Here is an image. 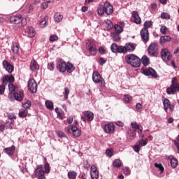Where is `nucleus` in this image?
Listing matches in <instances>:
<instances>
[{
    "instance_id": "nucleus-1",
    "label": "nucleus",
    "mask_w": 179,
    "mask_h": 179,
    "mask_svg": "<svg viewBox=\"0 0 179 179\" xmlns=\"http://www.w3.org/2000/svg\"><path fill=\"white\" fill-rule=\"evenodd\" d=\"M126 62L131 65L134 68H139L141 66V59L138 56L130 54L126 56Z\"/></svg>"
},
{
    "instance_id": "nucleus-2",
    "label": "nucleus",
    "mask_w": 179,
    "mask_h": 179,
    "mask_svg": "<svg viewBox=\"0 0 179 179\" xmlns=\"http://www.w3.org/2000/svg\"><path fill=\"white\" fill-rule=\"evenodd\" d=\"M65 132L73 135L75 138H79L82 135V130L77 126H68L64 128Z\"/></svg>"
},
{
    "instance_id": "nucleus-3",
    "label": "nucleus",
    "mask_w": 179,
    "mask_h": 179,
    "mask_svg": "<svg viewBox=\"0 0 179 179\" xmlns=\"http://www.w3.org/2000/svg\"><path fill=\"white\" fill-rule=\"evenodd\" d=\"M10 23H13L14 24H19V23H22L23 26H26L27 24V20L26 18L22 17V15H13L10 17Z\"/></svg>"
},
{
    "instance_id": "nucleus-4",
    "label": "nucleus",
    "mask_w": 179,
    "mask_h": 179,
    "mask_svg": "<svg viewBox=\"0 0 179 179\" xmlns=\"http://www.w3.org/2000/svg\"><path fill=\"white\" fill-rule=\"evenodd\" d=\"M92 80L94 83L101 84V87H104V86H106V81L104 80V78L101 77L98 71H94L92 73Z\"/></svg>"
},
{
    "instance_id": "nucleus-5",
    "label": "nucleus",
    "mask_w": 179,
    "mask_h": 179,
    "mask_svg": "<svg viewBox=\"0 0 179 179\" xmlns=\"http://www.w3.org/2000/svg\"><path fill=\"white\" fill-rule=\"evenodd\" d=\"M148 53L150 57H157L159 55V47L157 43H152L148 47Z\"/></svg>"
},
{
    "instance_id": "nucleus-6",
    "label": "nucleus",
    "mask_w": 179,
    "mask_h": 179,
    "mask_svg": "<svg viewBox=\"0 0 179 179\" xmlns=\"http://www.w3.org/2000/svg\"><path fill=\"white\" fill-rule=\"evenodd\" d=\"M161 57L164 62H168V61H170L171 58H173L171 53L170 52V51H169V49L167 48H164L162 50Z\"/></svg>"
},
{
    "instance_id": "nucleus-7",
    "label": "nucleus",
    "mask_w": 179,
    "mask_h": 179,
    "mask_svg": "<svg viewBox=\"0 0 179 179\" xmlns=\"http://www.w3.org/2000/svg\"><path fill=\"white\" fill-rule=\"evenodd\" d=\"M44 174H45V172L43 170V165H37L36 169H35L36 177H38V179H47Z\"/></svg>"
},
{
    "instance_id": "nucleus-8",
    "label": "nucleus",
    "mask_w": 179,
    "mask_h": 179,
    "mask_svg": "<svg viewBox=\"0 0 179 179\" xmlns=\"http://www.w3.org/2000/svg\"><path fill=\"white\" fill-rule=\"evenodd\" d=\"M103 129L106 134L111 135V134H114V132H115V125H114V123L113 122H108L105 124Z\"/></svg>"
},
{
    "instance_id": "nucleus-9",
    "label": "nucleus",
    "mask_w": 179,
    "mask_h": 179,
    "mask_svg": "<svg viewBox=\"0 0 179 179\" xmlns=\"http://www.w3.org/2000/svg\"><path fill=\"white\" fill-rule=\"evenodd\" d=\"M28 89L31 93H36L37 92V83L34 79H30L28 81Z\"/></svg>"
},
{
    "instance_id": "nucleus-10",
    "label": "nucleus",
    "mask_w": 179,
    "mask_h": 179,
    "mask_svg": "<svg viewBox=\"0 0 179 179\" xmlns=\"http://www.w3.org/2000/svg\"><path fill=\"white\" fill-rule=\"evenodd\" d=\"M163 105L164 111H166V113H167L168 110H169L171 113H173V111H174V105L171 104V103H170V100H169L168 99H164L163 100Z\"/></svg>"
},
{
    "instance_id": "nucleus-11",
    "label": "nucleus",
    "mask_w": 179,
    "mask_h": 179,
    "mask_svg": "<svg viewBox=\"0 0 179 179\" xmlns=\"http://www.w3.org/2000/svg\"><path fill=\"white\" fill-rule=\"evenodd\" d=\"M135 51V45L131 43H126L124 46H122L123 54H127V52H134Z\"/></svg>"
},
{
    "instance_id": "nucleus-12",
    "label": "nucleus",
    "mask_w": 179,
    "mask_h": 179,
    "mask_svg": "<svg viewBox=\"0 0 179 179\" xmlns=\"http://www.w3.org/2000/svg\"><path fill=\"white\" fill-rule=\"evenodd\" d=\"M57 68L59 72H65L66 71V62L64 59H58L57 62Z\"/></svg>"
},
{
    "instance_id": "nucleus-13",
    "label": "nucleus",
    "mask_w": 179,
    "mask_h": 179,
    "mask_svg": "<svg viewBox=\"0 0 179 179\" xmlns=\"http://www.w3.org/2000/svg\"><path fill=\"white\" fill-rule=\"evenodd\" d=\"M104 9H105V13L106 15H113L114 13V8L113 7V5L110 3L108 1H106L103 4Z\"/></svg>"
},
{
    "instance_id": "nucleus-14",
    "label": "nucleus",
    "mask_w": 179,
    "mask_h": 179,
    "mask_svg": "<svg viewBox=\"0 0 179 179\" xmlns=\"http://www.w3.org/2000/svg\"><path fill=\"white\" fill-rule=\"evenodd\" d=\"M87 48L92 55H96V54H97V49L96 48L94 43L88 42L87 43Z\"/></svg>"
},
{
    "instance_id": "nucleus-15",
    "label": "nucleus",
    "mask_w": 179,
    "mask_h": 179,
    "mask_svg": "<svg viewBox=\"0 0 179 179\" xmlns=\"http://www.w3.org/2000/svg\"><path fill=\"white\" fill-rule=\"evenodd\" d=\"M143 73L145 75V76H152L154 78H157V73L152 68L144 69Z\"/></svg>"
},
{
    "instance_id": "nucleus-16",
    "label": "nucleus",
    "mask_w": 179,
    "mask_h": 179,
    "mask_svg": "<svg viewBox=\"0 0 179 179\" xmlns=\"http://www.w3.org/2000/svg\"><path fill=\"white\" fill-rule=\"evenodd\" d=\"M141 36L143 43L149 41V31L146 28H143L141 31Z\"/></svg>"
},
{
    "instance_id": "nucleus-17",
    "label": "nucleus",
    "mask_w": 179,
    "mask_h": 179,
    "mask_svg": "<svg viewBox=\"0 0 179 179\" xmlns=\"http://www.w3.org/2000/svg\"><path fill=\"white\" fill-rule=\"evenodd\" d=\"M2 65L4 69H6L7 72H8V73H12V72H13V69H14L13 65L10 64L9 62L6 60H3L2 62Z\"/></svg>"
},
{
    "instance_id": "nucleus-18",
    "label": "nucleus",
    "mask_w": 179,
    "mask_h": 179,
    "mask_svg": "<svg viewBox=\"0 0 179 179\" xmlns=\"http://www.w3.org/2000/svg\"><path fill=\"white\" fill-rule=\"evenodd\" d=\"M90 176L92 179H99V171L95 165H92L90 168Z\"/></svg>"
},
{
    "instance_id": "nucleus-19",
    "label": "nucleus",
    "mask_w": 179,
    "mask_h": 179,
    "mask_svg": "<svg viewBox=\"0 0 179 179\" xmlns=\"http://www.w3.org/2000/svg\"><path fill=\"white\" fill-rule=\"evenodd\" d=\"M110 50L112 52H120L123 53L122 52V46H118L116 43H113L110 47Z\"/></svg>"
},
{
    "instance_id": "nucleus-20",
    "label": "nucleus",
    "mask_w": 179,
    "mask_h": 179,
    "mask_svg": "<svg viewBox=\"0 0 179 179\" xmlns=\"http://www.w3.org/2000/svg\"><path fill=\"white\" fill-rule=\"evenodd\" d=\"M15 82V77L13 76H5L3 77V85H8V83H12Z\"/></svg>"
},
{
    "instance_id": "nucleus-21",
    "label": "nucleus",
    "mask_w": 179,
    "mask_h": 179,
    "mask_svg": "<svg viewBox=\"0 0 179 179\" xmlns=\"http://www.w3.org/2000/svg\"><path fill=\"white\" fill-rule=\"evenodd\" d=\"M132 16L134 19V23L136 24H141V23H142V20H141V17L139 16V13H138V11H134Z\"/></svg>"
},
{
    "instance_id": "nucleus-22",
    "label": "nucleus",
    "mask_w": 179,
    "mask_h": 179,
    "mask_svg": "<svg viewBox=\"0 0 179 179\" xmlns=\"http://www.w3.org/2000/svg\"><path fill=\"white\" fill-rule=\"evenodd\" d=\"M14 96L15 100L17 101H22L23 100V92L20 91L19 92H15L12 94Z\"/></svg>"
},
{
    "instance_id": "nucleus-23",
    "label": "nucleus",
    "mask_w": 179,
    "mask_h": 179,
    "mask_svg": "<svg viewBox=\"0 0 179 179\" xmlns=\"http://www.w3.org/2000/svg\"><path fill=\"white\" fill-rule=\"evenodd\" d=\"M40 66H38V63L36 60H33L30 64V69L32 70L33 72L36 71H38Z\"/></svg>"
},
{
    "instance_id": "nucleus-24",
    "label": "nucleus",
    "mask_w": 179,
    "mask_h": 179,
    "mask_svg": "<svg viewBox=\"0 0 179 179\" xmlns=\"http://www.w3.org/2000/svg\"><path fill=\"white\" fill-rule=\"evenodd\" d=\"M8 89H9V92H10V94L8 95V98L10 100H12V95L13 94V93H15V92H16V87L14 86L13 84L9 83L8 84Z\"/></svg>"
},
{
    "instance_id": "nucleus-25",
    "label": "nucleus",
    "mask_w": 179,
    "mask_h": 179,
    "mask_svg": "<svg viewBox=\"0 0 179 179\" xmlns=\"http://www.w3.org/2000/svg\"><path fill=\"white\" fill-rule=\"evenodd\" d=\"M15 145H12L11 147L4 148V152L8 156H13V152H15Z\"/></svg>"
},
{
    "instance_id": "nucleus-26",
    "label": "nucleus",
    "mask_w": 179,
    "mask_h": 179,
    "mask_svg": "<svg viewBox=\"0 0 179 179\" xmlns=\"http://www.w3.org/2000/svg\"><path fill=\"white\" fill-rule=\"evenodd\" d=\"M62 19H64V15H62L61 13H55L54 20L56 23H60V22H62Z\"/></svg>"
},
{
    "instance_id": "nucleus-27",
    "label": "nucleus",
    "mask_w": 179,
    "mask_h": 179,
    "mask_svg": "<svg viewBox=\"0 0 179 179\" xmlns=\"http://www.w3.org/2000/svg\"><path fill=\"white\" fill-rule=\"evenodd\" d=\"M84 117L87 118V121H93V119L94 118V115L92 112L86 111L84 112Z\"/></svg>"
},
{
    "instance_id": "nucleus-28",
    "label": "nucleus",
    "mask_w": 179,
    "mask_h": 179,
    "mask_svg": "<svg viewBox=\"0 0 179 179\" xmlns=\"http://www.w3.org/2000/svg\"><path fill=\"white\" fill-rule=\"evenodd\" d=\"M141 62L144 66H148L150 64V59L148 56L143 55L141 58Z\"/></svg>"
},
{
    "instance_id": "nucleus-29",
    "label": "nucleus",
    "mask_w": 179,
    "mask_h": 179,
    "mask_svg": "<svg viewBox=\"0 0 179 179\" xmlns=\"http://www.w3.org/2000/svg\"><path fill=\"white\" fill-rule=\"evenodd\" d=\"M66 71H67L69 73H72V72L75 71L73 64H71L70 62H67L66 64Z\"/></svg>"
},
{
    "instance_id": "nucleus-30",
    "label": "nucleus",
    "mask_w": 179,
    "mask_h": 179,
    "mask_svg": "<svg viewBox=\"0 0 179 179\" xmlns=\"http://www.w3.org/2000/svg\"><path fill=\"white\" fill-rule=\"evenodd\" d=\"M27 34H28V37H34V35L36 34V31L34 30V28L29 27L27 29Z\"/></svg>"
},
{
    "instance_id": "nucleus-31",
    "label": "nucleus",
    "mask_w": 179,
    "mask_h": 179,
    "mask_svg": "<svg viewBox=\"0 0 179 179\" xmlns=\"http://www.w3.org/2000/svg\"><path fill=\"white\" fill-rule=\"evenodd\" d=\"M132 101V96L129 94L124 95L123 101L125 104H129V102Z\"/></svg>"
},
{
    "instance_id": "nucleus-32",
    "label": "nucleus",
    "mask_w": 179,
    "mask_h": 179,
    "mask_svg": "<svg viewBox=\"0 0 179 179\" xmlns=\"http://www.w3.org/2000/svg\"><path fill=\"white\" fill-rule=\"evenodd\" d=\"M48 20V16H45L42 18L39 22L40 27H45V24H47V21Z\"/></svg>"
},
{
    "instance_id": "nucleus-33",
    "label": "nucleus",
    "mask_w": 179,
    "mask_h": 179,
    "mask_svg": "<svg viewBox=\"0 0 179 179\" xmlns=\"http://www.w3.org/2000/svg\"><path fill=\"white\" fill-rule=\"evenodd\" d=\"M114 29H115V32L113 33H115V34H120V33L124 31L122 27L118 24H115L114 26Z\"/></svg>"
},
{
    "instance_id": "nucleus-34",
    "label": "nucleus",
    "mask_w": 179,
    "mask_h": 179,
    "mask_svg": "<svg viewBox=\"0 0 179 179\" xmlns=\"http://www.w3.org/2000/svg\"><path fill=\"white\" fill-rule=\"evenodd\" d=\"M169 41H171L170 36H164L160 38V43H169Z\"/></svg>"
},
{
    "instance_id": "nucleus-35",
    "label": "nucleus",
    "mask_w": 179,
    "mask_h": 179,
    "mask_svg": "<svg viewBox=\"0 0 179 179\" xmlns=\"http://www.w3.org/2000/svg\"><path fill=\"white\" fill-rule=\"evenodd\" d=\"M131 125L132 127L131 129H136V130L138 129V131H143V129L141 127V125L138 124L136 122H131Z\"/></svg>"
},
{
    "instance_id": "nucleus-36",
    "label": "nucleus",
    "mask_w": 179,
    "mask_h": 179,
    "mask_svg": "<svg viewBox=\"0 0 179 179\" xmlns=\"http://www.w3.org/2000/svg\"><path fill=\"white\" fill-rule=\"evenodd\" d=\"M19 43H13L12 51L14 52V54H17V52H19Z\"/></svg>"
},
{
    "instance_id": "nucleus-37",
    "label": "nucleus",
    "mask_w": 179,
    "mask_h": 179,
    "mask_svg": "<svg viewBox=\"0 0 179 179\" xmlns=\"http://www.w3.org/2000/svg\"><path fill=\"white\" fill-rule=\"evenodd\" d=\"M45 104L47 108H48L49 110H54V103H52V101H46Z\"/></svg>"
},
{
    "instance_id": "nucleus-38",
    "label": "nucleus",
    "mask_w": 179,
    "mask_h": 179,
    "mask_svg": "<svg viewBox=\"0 0 179 179\" xmlns=\"http://www.w3.org/2000/svg\"><path fill=\"white\" fill-rule=\"evenodd\" d=\"M19 117L21 118H24V117H27V110L24 109L20 110Z\"/></svg>"
},
{
    "instance_id": "nucleus-39",
    "label": "nucleus",
    "mask_w": 179,
    "mask_h": 179,
    "mask_svg": "<svg viewBox=\"0 0 179 179\" xmlns=\"http://www.w3.org/2000/svg\"><path fill=\"white\" fill-rule=\"evenodd\" d=\"M171 167H173V169H176V167L178 166V161L177 160V159L172 158L171 159Z\"/></svg>"
},
{
    "instance_id": "nucleus-40",
    "label": "nucleus",
    "mask_w": 179,
    "mask_h": 179,
    "mask_svg": "<svg viewBox=\"0 0 179 179\" xmlns=\"http://www.w3.org/2000/svg\"><path fill=\"white\" fill-rule=\"evenodd\" d=\"M98 15H104L106 13V10L104 8V6H99L97 9Z\"/></svg>"
},
{
    "instance_id": "nucleus-41",
    "label": "nucleus",
    "mask_w": 179,
    "mask_h": 179,
    "mask_svg": "<svg viewBox=\"0 0 179 179\" xmlns=\"http://www.w3.org/2000/svg\"><path fill=\"white\" fill-rule=\"evenodd\" d=\"M76 176H78V173L75 171H70L68 173V177L69 179H76Z\"/></svg>"
},
{
    "instance_id": "nucleus-42",
    "label": "nucleus",
    "mask_w": 179,
    "mask_h": 179,
    "mask_svg": "<svg viewBox=\"0 0 179 179\" xmlns=\"http://www.w3.org/2000/svg\"><path fill=\"white\" fill-rule=\"evenodd\" d=\"M106 28L110 30L111 29H113V22H111V20H106Z\"/></svg>"
},
{
    "instance_id": "nucleus-43",
    "label": "nucleus",
    "mask_w": 179,
    "mask_h": 179,
    "mask_svg": "<svg viewBox=\"0 0 179 179\" xmlns=\"http://www.w3.org/2000/svg\"><path fill=\"white\" fill-rule=\"evenodd\" d=\"M111 36H112L114 41L118 42L121 40V38L120 37V36H118V34H117L115 33H112Z\"/></svg>"
},
{
    "instance_id": "nucleus-44",
    "label": "nucleus",
    "mask_w": 179,
    "mask_h": 179,
    "mask_svg": "<svg viewBox=\"0 0 179 179\" xmlns=\"http://www.w3.org/2000/svg\"><path fill=\"white\" fill-rule=\"evenodd\" d=\"M166 93L167 94H176V91L173 87H167L166 88Z\"/></svg>"
},
{
    "instance_id": "nucleus-45",
    "label": "nucleus",
    "mask_w": 179,
    "mask_h": 179,
    "mask_svg": "<svg viewBox=\"0 0 179 179\" xmlns=\"http://www.w3.org/2000/svg\"><path fill=\"white\" fill-rule=\"evenodd\" d=\"M127 134L134 138L136 135V129H129Z\"/></svg>"
},
{
    "instance_id": "nucleus-46",
    "label": "nucleus",
    "mask_w": 179,
    "mask_h": 179,
    "mask_svg": "<svg viewBox=\"0 0 179 179\" xmlns=\"http://www.w3.org/2000/svg\"><path fill=\"white\" fill-rule=\"evenodd\" d=\"M155 167H157V169H159V170H160L161 173H164V167L163 166V165L162 164L155 163Z\"/></svg>"
},
{
    "instance_id": "nucleus-47",
    "label": "nucleus",
    "mask_w": 179,
    "mask_h": 179,
    "mask_svg": "<svg viewBox=\"0 0 179 179\" xmlns=\"http://www.w3.org/2000/svg\"><path fill=\"white\" fill-rule=\"evenodd\" d=\"M153 26V22L152 21H145L144 23V27L145 29H149Z\"/></svg>"
},
{
    "instance_id": "nucleus-48",
    "label": "nucleus",
    "mask_w": 179,
    "mask_h": 179,
    "mask_svg": "<svg viewBox=\"0 0 179 179\" xmlns=\"http://www.w3.org/2000/svg\"><path fill=\"white\" fill-rule=\"evenodd\" d=\"M70 92H71V91L69 90V89L68 87L64 88V99L65 100H68V96H69Z\"/></svg>"
},
{
    "instance_id": "nucleus-49",
    "label": "nucleus",
    "mask_w": 179,
    "mask_h": 179,
    "mask_svg": "<svg viewBox=\"0 0 179 179\" xmlns=\"http://www.w3.org/2000/svg\"><path fill=\"white\" fill-rule=\"evenodd\" d=\"M44 169L45 174H48V173H50V164H48V162L45 163Z\"/></svg>"
},
{
    "instance_id": "nucleus-50",
    "label": "nucleus",
    "mask_w": 179,
    "mask_h": 179,
    "mask_svg": "<svg viewBox=\"0 0 179 179\" xmlns=\"http://www.w3.org/2000/svg\"><path fill=\"white\" fill-rule=\"evenodd\" d=\"M113 166L114 167H121V160L120 159H115L114 162H113Z\"/></svg>"
},
{
    "instance_id": "nucleus-51",
    "label": "nucleus",
    "mask_w": 179,
    "mask_h": 179,
    "mask_svg": "<svg viewBox=\"0 0 179 179\" xmlns=\"http://www.w3.org/2000/svg\"><path fill=\"white\" fill-rule=\"evenodd\" d=\"M161 17L162 19H165L166 20H169V19H170V15L167 13H162L161 14Z\"/></svg>"
},
{
    "instance_id": "nucleus-52",
    "label": "nucleus",
    "mask_w": 179,
    "mask_h": 179,
    "mask_svg": "<svg viewBox=\"0 0 179 179\" xmlns=\"http://www.w3.org/2000/svg\"><path fill=\"white\" fill-rule=\"evenodd\" d=\"M106 155L108 157H113V150L111 149H107L106 151Z\"/></svg>"
},
{
    "instance_id": "nucleus-53",
    "label": "nucleus",
    "mask_w": 179,
    "mask_h": 179,
    "mask_svg": "<svg viewBox=\"0 0 179 179\" xmlns=\"http://www.w3.org/2000/svg\"><path fill=\"white\" fill-rule=\"evenodd\" d=\"M24 108H30L31 107V101H27L25 103L22 105Z\"/></svg>"
},
{
    "instance_id": "nucleus-54",
    "label": "nucleus",
    "mask_w": 179,
    "mask_h": 179,
    "mask_svg": "<svg viewBox=\"0 0 179 179\" xmlns=\"http://www.w3.org/2000/svg\"><path fill=\"white\" fill-rule=\"evenodd\" d=\"M50 41H51L52 43L54 42V41H57V40H58V36L55 34H53V35H51L50 36V38H49Z\"/></svg>"
},
{
    "instance_id": "nucleus-55",
    "label": "nucleus",
    "mask_w": 179,
    "mask_h": 179,
    "mask_svg": "<svg viewBox=\"0 0 179 179\" xmlns=\"http://www.w3.org/2000/svg\"><path fill=\"white\" fill-rule=\"evenodd\" d=\"M141 145L137 143L136 145L134 147V152H136V153H139L141 150Z\"/></svg>"
},
{
    "instance_id": "nucleus-56",
    "label": "nucleus",
    "mask_w": 179,
    "mask_h": 179,
    "mask_svg": "<svg viewBox=\"0 0 179 179\" xmlns=\"http://www.w3.org/2000/svg\"><path fill=\"white\" fill-rule=\"evenodd\" d=\"M137 143L140 145V146H146V145H148V143H146V141H143V139L140 140L137 142Z\"/></svg>"
},
{
    "instance_id": "nucleus-57",
    "label": "nucleus",
    "mask_w": 179,
    "mask_h": 179,
    "mask_svg": "<svg viewBox=\"0 0 179 179\" xmlns=\"http://www.w3.org/2000/svg\"><path fill=\"white\" fill-rule=\"evenodd\" d=\"M124 174L125 176H129L131 174V171L129 170V168L126 167L124 169Z\"/></svg>"
},
{
    "instance_id": "nucleus-58",
    "label": "nucleus",
    "mask_w": 179,
    "mask_h": 179,
    "mask_svg": "<svg viewBox=\"0 0 179 179\" xmlns=\"http://www.w3.org/2000/svg\"><path fill=\"white\" fill-rule=\"evenodd\" d=\"M160 31L162 34H166V33H167V27L162 26L160 29Z\"/></svg>"
},
{
    "instance_id": "nucleus-59",
    "label": "nucleus",
    "mask_w": 179,
    "mask_h": 179,
    "mask_svg": "<svg viewBox=\"0 0 179 179\" xmlns=\"http://www.w3.org/2000/svg\"><path fill=\"white\" fill-rule=\"evenodd\" d=\"M48 3H50V1L46 2V3H43L41 4V8L42 9H47L48 8Z\"/></svg>"
},
{
    "instance_id": "nucleus-60",
    "label": "nucleus",
    "mask_w": 179,
    "mask_h": 179,
    "mask_svg": "<svg viewBox=\"0 0 179 179\" xmlns=\"http://www.w3.org/2000/svg\"><path fill=\"white\" fill-rule=\"evenodd\" d=\"M48 69H49V71H54V63L50 62L48 64Z\"/></svg>"
},
{
    "instance_id": "nucleus-61",
    "label": "nucleus",
    "mask_w": 179,
    "mask_h": 179,
    "mask_svg": "<svg viewBox=\"0 0 179 179\" xmlns=\"http://www.w3.org/2000/svg\"><path fill=\"white\" fill-rule=\"evenodd\" d=\"M57 135L59 136V138H65V134L62 131H57Z\"/></svg>"
},
{
    "instance_id": "nucleus-62",
    "label": "nucleus",
    "mask_w": 179,
    "mask_h": 179,
    "mask_svg": "<svg viewBox=\"0 0 179 179\" xmlns=\"http://www.w3.org/2000/svg\"><path fill=\"white\" fill-rule=\"evenodd\" d=\"M5 93V85H0V94H3Z\"/></svg>"
},
{
    "instance_id": "nucleus-63",
    "label": "nucleus",
    "mask_w": 179,
    "mask_h": 179,
    "mask_svg": "<svg viewBox=\"0 0 179 179\" xmlns=\"http://www.w3.org/2000/svg\"><path fill=\"white\" fill-rule=\"evenodd\" d=\"M171 87L173 88V90H179V84L178 83H176V84H172L171 85Z\"/></svg>"
},
{
    "instance_id": "nucleus-64",
    "label": "nucleus",
    "mask_w": 179,
    "mask_h": 179,
    "mask_svg": "<svg viewBox=\"0 0 179 179\" xmlns=\"http://www.w3.org/2000/svg\"><path fill=\"white\" fill-rule=\"evenodd\" d=\"M142 107H143L142 103H138L136 105V108L137 111H139V110H142Z\"/></svg>"
}]
</instances>
